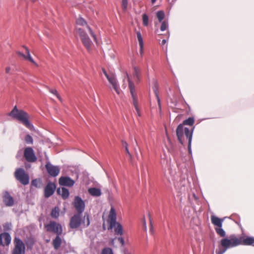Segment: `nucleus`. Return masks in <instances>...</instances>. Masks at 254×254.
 Here are the masks:
<instances>
[{"label": "nucleus", "mask_w": 254, "mask_h": 254, "mask_svg": "<svg viewBox=\"0 0 254 254\" xmlns=\"http://www.w3.org/2000/svg\"><path fill=\"white\" fill-rule=\"evenodd\" d=\"M76 23L78 25L85 26L84 28H76V30L80 38V39L88 51H90L92 49V42L87 35L86 31L90 33V35L93 37L94 41L97 42L96 36L90 27L87 24L84 19L80 17L77 19Z\"/></svg>", "instance_id": "f03ea898"}, {"label": "nucleus", "mask_w": 254, "mask_h": 254, "mask_svg": "<svg viewBox=\"0 0 254 254\" xmlns=\"http://www.w3.org/2000/svg\"><path fill=\"white\" fill-rule=\"evenodd\" d=\"M142 23L144 26H147L148 25V17L146 14L142 15Z\"/></svg>", "instance_id": "7c9ffc66"}, {"label": "nucleus", "mask_w": 254, "mask_h": 254, "mask_svg": "<svg viewBox=\"0 0 254 254\" xmlns=\"http://www.w3.org/2000/svg\"><path fill=\"white\" fill-rule=\"evenodd\" d=\"M14 176L16 180L23 185H27L29 183V176L22 168L16 169L14 173Z\"/></svg>", "instance_id": "1a4fd4ad"}, {"label": "nucleus", "mask_w": 254, "mask_h": 254, "mask_svg": "<svg viewBox=\"0 0 254 254\" xmlns=\"http://www.w3.org/2000/svg\"><path fill=\"white\" fill-rule=\"evenodd\" d=\"M128 82H129V88L130 90V93L132 96V98L133 100V106L135 109V110L137 112V115L138 116H140V112L138 108V102H137V98L135 94V88L133 83L130 81V80L128 79Z\"/></svg>", "instance_id": "9b49d317"}, {"label": "nucleus", "mask_w": 254, "mask_h": 254, "mask_svg": "<svg viewBox=\"0 0 254 254\" xmlns=\"http://www.w3.org/2000/svg\"><path fill=\"white\" fill-rule=\"evenodd\" d=\"M116 213L115 209L111 207L108 219L109 224V229L114 228V231L116 235H122L123 229L122 225L116 222Z\"/></svg>", "instance_id": "423d86ee"}, {"label": "nucleus", "mask_w": 254, "mask_h": 254, "mask_svg": "<svg viewBox=\"0 0 254 254\" xmlns=\"http://www.w3.org/2000/svg\"><path fill=\"white\" fill-rule=\"evenodd\" d=\"M127 6V0H122V6L124 9H126Z\"/></svg>", "instance_id": "c9c22d12"}, {"label": "nucleus", "mask_w": 254, "mask_h": 254, "mask_svg": "<svg viewBox=\"0 0 254 254\" xmlns=\"http://www.w3.org/2000/svg\"><path fill=\"white\" fill-rule=\"evenodd\" d=\"M59 183L62 186L72 187L75 182L69 177H61L59 178Z\"/></svg>", "instance_id": "2eb2a0df"}, {"label": "nucleus", "mask_w": 254, "mask_h": 254, "mask_svg": "<svg viewBox=\"0 0 254 254\" xmlns=\"http://www.w3.org/2000/svg\"><path fill=\"white\" fill-rule=\"evenodd\" d=\"M9 115L19 121L29 129L31 130L33 128V125L29 121V116L28 114L23 110H18L16 106L13 108Z\"/></svg>", "instance_id": "39448f33"}, {"label": "nucleus", "mask_w": 254, "mask_h": 254, "mask_svg": "<svg viewBox=\"0 0 254 254\" xmlns=\"http://www.w3.org/2000/svg\"><path fill=\"white\" fill-rule=\"evenodd\" d=\"M194 123V119L193 117H190L188 119L184 120L182 124L180 125H183V127H184L185 125H188L190 126H192Z\"/></svg>", "instance_id": "a878e982"}, {"label": "nucleus", "mask_w": 254, "mask_h": 254, "mask_svg": "<svg viewBox=\"0 0 254 254\" xmlns=\"http://www.w3.org/2000/svg\"><path fill=\"white\" fill-rule=\"evenodd\" d=\"M125 254H131L130 253H125Z\"/></svg>", "instance_id": "de8ad7c7"}, {"label": "nucleus", "mask_w": 254, "mask_h": 254, "mask_svg": "<svg viewBox=\"0 0 254 254\" xmlns=\"http://www.w3.org/2000/svg\"><path fill=\"white\" fill-rule=\"evenodd\" d=\"M118 241L120 242V243L122 244V246H124L125 244L124 240L123 237H119L118 239Z\"/></svg>", "instance_id": "e433bc0d"}, {"label": "nucleus", "mask_w": 254, "mask_h": 254, "mask_svg": "<svg viewBox=\"0 0 254 254\" xmlns=\"http://www.w3.org/2000/svg\"><path fill=\"white\" fill-rule=\"evenodd\" d=\"M24 157L27 162L30 163L35 162L37 160L34 151L31 147H28L25 148L24 150Z\"/></svg>", "instance_id": "f8f14e48"}, {"label": "nucleus", "mask_w": 254, "mask_h": 254, "mask_svg": "<svg viewBox=\"0 0 254 254\" xmlns=\"http://www.w3.org/2000/svg\"><path fill=\"white\" fill-rule=\"evenodd\" d=\"M109 82L112 84L114 89L118 94H120V90L117 83L116 80L113 74H111L107 78Z\"/></svg>", "instance_id": "aec40b11"}, {"label": "nucleus", "mask_w": 254, "mask_h": 254, "mask_svg": "<svg viewBox=\"0 0 254 254\" xmlns=\"http://www.w3.org/2000/svg\"><path fill=\"white\" fill-rule=\"evenodd\" d=\"M3 201L5 205L7 206H11L14 204V200L13 197L6 191L3 192Z\"/></svg>", "instance_id": "a211bd4d"}, {"label": "nucleus", "mask_w": 254, "mask_h": 254, "mask_svg": "<svg viewBox=\"0 0 254 254\" xmlns=\"http://www.w3.org/2000/svg\"><path fill=\"white\" fill-rule=\"evenodd\" d=\"M45 228L47 232L54 233L57 235H61L63 233L62 225L54 221H51L48 224L45 225Z\"/></svg>", "instance_id": "6e6552de"}, {"label": "nucleus", "mask_w": 254, "mask_h": 254, "mask_svg": "<svg viewBox=\"0 0 254 254\" xmlns=\"http://www.w3.org/2000/svg\"><path fill=\"white\" fill-rule=\"evenodd\" d=\"M144 226L145 229H146V222L145 220L144 221Z\"/></svg>", "instance_id": "c03bdc74"}, {"label": "nucleus", "mask_w": 254, "mask_h": 254, "mask_svg": "<svg viewBox=\"0 0 254 254\" xmlns=\"http://www.w3.org/2000/svg\"><path fill=\"white\" fill-rule=\"evenodd\" d=\"M155 94H156V98L157 99V101H158V105H159V107H160V106H161L160 100L158 94H157L156 91H155Z\"/></svg>", "instance_id": "4c0bfd02"}, {"label": "nucleus", "mask_w": 254, "mask_h": 254, "mask_svg": "<svg viewBox=\"0 0 254 254\" xmlns=\"http://www.w3.org/2000/svg\"><path fill=\"white\" fill-rule=\"evenodd\" d=\"M194 127L190 129L189 128L183 127V125H179L176 129V134L178 139L180 143L184 145L188 142V149L190 151L191 142L192 136V133Z\"/></svg>", "instance_id": "7ed1b4c3"}, {"label": "nucleus", "mask_w": 254, "mask_h": 254, "mask_svg": "<svg viewBox=\"0 0 254 254\" xmlns=\"http://www.w3.org/2000/svg\"><path fill=\"white\" fill-rule=\"evenodd\" d=\"M10 70V67L9 66H7L5 68V72L7 73H8Z\"/></svg>", "instance_id": "ea45409f"}, {"label": "nucleus", "mask_w": 254, "mask_h": 254, "mask_svg": "<svg viewBox=\"0 0 254 254\" xmlns=\"http://www.w3.org/2000/svg\"><path fill=\"white\" fill-rule=\"evenodd\" d=\"M90 223V215L88 213L85 212L83 217H81V214H74L70 219L69 225L71 229H77L81 225L84 227H87Z\"/></svg>", "instance_id": "20e7f679"}, {"label": "nucleus", "mask_w": 254, "mask_h": 254, "mask_svg": "<svg viewBox=\"0 0 254 254\" xmlns=\"http://www.w3.org/2000/svg\"><path fill=\"white\" fill-rule=\"evenodd\" d=\"M133 76L136 78L137 81H140V78L141 75V70L139 68L136 66L133 67Z\"/></svg>", "instance_id": "393cba45"}, {"label": "nucleus", "mask_w": 254, "mask_h": 254, "mask_svg": "<svg viewBox=\"0 0 254 254\" xmlns=\"http://www.w3.org/2000/svg\"><path fill=\"white\" fill-rule=\"evenodd\" d=\"M73 205L77 211V213L82 214L85 209V202L81 198L78 196L75 197Z\"/></svg>", "instance_id": "ddd939ff"}, {"label": "nucleus", "mask_w": 254, "mask_h": 254, "mask_svg": "<svg viewBox=\"0 0 254 254\" xmlns=\"http://www.w3.org/2000/svg\"><path fill=\"white\" fill-rule=\"evenodd\" d=\"M45 168L49 175L53 177L57 176L60 172V168L59 166H54L50 162L47 163Z\"/></svg>", "instance_id": "4468645a"}, {"label": "nucleus", "mask_w": 254, "mask_h": 254, "mask_svg": "<svg viewBox=\"0 0 254 254\" xmlns=\"http://www.w3.org/2000/svg\"><path fill=\"white\" fill-rule=\"evenodd\" d=\"M123 145L125 147V148L126 147H128V144H127V142L126 141L123 142Z\"/></svg>", "instance_id": "a19ab883"}, {"label": "nucleus", "mask_w": 254, "mask_h": 254, "mask_svg": "<svg viewBox=\"0 0 254 254\" xmlns=\"http://www.w3.org/2000/svg\"><path fill=\"white\" fill-rule=\"evenodd\" d=\"M156 1V0H151V2L152 3H155V2Z\"/></svg>", "instance_id": "a18cd8bd"}, {"label": "nucleus", "mask_w": 254, "mask_h": 254, "mask_svg": "<svg viewBox=\"0 0 254 254\" xmlns=\"http://www.w3.org/2000/svg\"><path fill=\"white\" fill-rule=\"evenodd\" d=\"M14 248L11 254H24L25 246L24 243L18 238L15 237L14 239Z\"/></svg>", "instance_id": "9d476101"}, {"label": "nucleus", "mask_w": 254, "mask_h": 254, "mask_svg": "<svg viewBox=\"0 0 254 254\" xmlns=\"http://www.w3.org/2000/svg\"><path fill=\"white\" fill-rule=\"evenodd\" d=\"M167 22L166 21H162L160 26V30L162 31H165L167 29Z\"/></svg>", "instance_id": "473e14b6"}, {"label": "nucleus", "mask_w": 254, "mask_h": 254, "mask_svg": "<svg viewBox=\"0 0 254 254\" xmlns=\"http://www.w3.org/2000/svg\"><path fill=\"white\" fill-rule=\"evenodd\" d=\"M89 193L93 196H99L101 194V190L96 188H92L88 189Z\"/></svg>", "instance_id": "b1692460"}, {"label": "nucleus", "mask_w": 254, "mask_h": 254, "mask_svg": "<svg viewBox=\"0 0 254 254\" xmlns=\"http://www.w3.org/2000/svg\"><path fill=\"white\" fill-rule=\"evenodd\" d=\"M126 153L129 156H131V154L128 150V147H126Z\"/></svg>", "instance_id": "79ce46f5"}, {"label": "nucleus", "mask_w": 254, "mask_h": 254, "mask_svg": "<svg viewBox=\"0 0 254 254\" xmlns=\"http://www.w3.org/2000/svg\"><path fill=\"white\" fill-rule=\"evenodd\" d=\"M49 91H50V92L51 93H52V94H53L55 95L57 97V98H58L60 101H61V97L60 96V95H59V94H58V91H57V90L54 89H50V90H49Z\"/></svg>", "instance_id": "72a5a7b5"}, {"label": "nucleus", "mask_w": 254, "mask_h": 254, "mask_svg": "<svg viewBox=\"0 0 254 254\" xmlns=\"http://www.w3.org/2000/svg\"><path fill=\"white\" fill-rule=\"evenodd\" d=\"M23 47L25 49L26 55H24V54H23L22 53H21L20 52H17L16 54H17V55L19 57H22L25 60L29 61L31 63L33 64L34 65L38 66V64L34 61L33 58L31 57L30 54L29 50L28 49V48L25 46H23Z\"/></svg>", "instance_id": "f3484780"}, {"label": "nucleus", "mask_w": 254, "mask_h": 254, "mask_svg": "<svg viewBox=\"0 0 254 254\" xmlns=\"http://www.w3.org/2000/svg\"><path fill=\"white\" fill-rule=\"evenodd\" d=\"M156 16H157L159 21L160 22H162V21L163 20V19H164V16H165V14H164V11H163L162 10L157 11V12L156 13Z\"/></svg>", "instance_id": "c85d7f7f"}, {"label": "nucleus", "mask_w": 254, "mask_h": 254, "mask_svg": "<svg viewBox=\"0 0 254 254\" xmlns=\"http://www.w3.org/2000/svg\"><path fill=\"white\" fill-rule=\"evenodd\" d=\"M101 254H114V253L112 249L105 248L102 250Z\"/></svg>", "instance_id": "c756f323"}, {"label": "nucleus", "mask_w": 254, "mask_h": 254, "mask_svg": "<svg viewBox=\"0 0 254 254\" xmlns=\"http://www.w3.org/2000/svg\"><path fill=\"white\" fill-rule=\"evenodd\" d=\"M149 222H150V231L151 233H153V223H152V221L151 220V216L150 215H149Z\"/></svg>", "instance_id": "f704fd0d"}, {"label": "nucleus", "mask_w": 254, "mask_h": 254, "mask_svg": "<svg viewBox=\"0 0 254 254\" xmlns=\"http://www.w3.org/2000/svg\"><path fill=\"white\" fill-rule=\"evenodd\" d=\"M32 0V1H33V2H34V1H36V0Z\"/></svg>", "instance_id": "49530a36"}, {"label": "nucleus", "mask_w": 254, "mask_h": 254, "mask_svg": "<svg viewBox=\"0 0 254 254\" xmlns=\"http://www.w3.org/2000/svg\"><path fill=\"white\" fill-rule=\"evenodd\" d=\"M137 40L139 42V53L140 56L142 57L143 54V41L142 37L141 34L140 32L138 31L136 32Z\"/></svg>", "instance_id": "412c9836"}, {"label": "nucleus", "mask_w": 254, "mask_h": 254, "mask_svg": "<svg viewBox=\"0 0 254 254\" xmlns=\"http://www.w3.org/2000/svg\"><path fill=\"white\" fill-rule=\"evenodd\" d=\"M254 244V238L237 237L234 235L230 236L229 239L223 238L220 241V245L223 249H220L216 251V254H223L225 251L230 248H233L240 245H251Z\"/></svg>", "instance_id": "f257e3e1"}, {"label": "nucleus", "mask_w": 254, "mask_h": 254, "mask_svg": "<svg viewBox=\"0 0 254 254\" xmlns=\"http://www.w3.org/2000/svg\"><path fill=\"white\" fill-rule=\"evenodd\" d=\"M211 223L215 226V230L216 233L221 237H225L226 236L225 231L222 228L223 219L219 218L215 215H211Z\"/></svg>", "instance_id": "0eeeda50"}, {"label": "nucleus", "mask_w": 254, "mask_h": 254, "mask_svg": "<svg viewBox=\"0 0 254 254\" xmlns=\"http://www.w3.org/2000/svg\"><path fill=\"white\" fill-rule=\"evenodd\" d=\"M60 236L57 235L53 241V245L55 250H58L62 244V239L60 237Z\"/></svg>", "instance_id": "5701e85b"}, {"label": "nucleus", "mask_w": 254, "mask_h": 254, "mask_svg": "<svg viewBox=\"0 0 254 254\" xmlns=\"http://www.w3.org/2000/svg\"><path fill=\"white\" fill-rule=\"evenodd\" d=\"M166 40H163L162 41V43L161 44H162V45H164L166 43Z\"/></svg>", "instance_id": "37998d69"}, {"label": "nucleus", "mask_w": 254, "mask_h": 254, "mask_svg": "<svg viewBox=\"0 0 254 254\" xmlns=\"http://www.w3.org/2000/svg\"><path fill=\"white\" fill-rule=\"evenodd\" d=\"M57 192L59 194L62 195V197L64 199H66L69 196V191L68 190L64 188H62L61 189H58L57 190Z\"/></svg>", "instance_id": "4be33fe9"}, {"label": "nucleus", "mask_w": 254, "mask_h": 254, "mask_svg": "<svg viewBox=\"0 0 254 254\" xmlns=\"http://www.w3.org/2000/svg\"><path fill=\"white\" fill-rule=\"evenodd\" d=\"M11 242V237L7 233H3L0 235V245L4 246L8 245Z\"/></svg>", "instance_id": "6ab92c4d"}, {"label": "nucleus", "mask_w": 254, "mask_h": 254, "mask_svg": "<svg viewBox=\"0 0 254 254\" xmlns=\"http://www.w3.org/2000/svg\"><path fill=\"white\" fill-rule=\"evenodd\" d=\"M102 71L106 78L108 77L110 75L108 74L104 68H102Z\"/></svg>", "instance_id": "58836bf2"}, {"label": "nucleus", "mask_w": 254, "mask_h": 254, "mask_svg": "<svg viewBox=\"0 0 254 254\" xmlns=\"http://www.w3.org/2000/svg\"><path fill=\"white\" fill-rule=\"evenodd\" d=\"M56 185L54 183L49 182L46 186L44 190V196L46 198H48L51 196L55 192Z\"/></svg>", "instance_id": "dca6fc26"}, {"label": "nucleus", "mask_w": 254, "mask_h": 254, "mask_svg": "<svg viewBox=\"0 0 254 254\" xmlns=\"http://www.w3.org/2000/svg\"><path fill=\"white\" fill-rule=\"evenodd\" d=\"M25 142L30 144H32L33 143V138L29 134H27L25 137Z\"/></svg>", "instance_id": "2f4dec72"}, {"label": "nucleus", "mask_w": 254, "mask_h": 254, "mask_svg": "<svg viewBox=\"0 0 254 254\" xmlns=\"http://www.w3.org/2000/svg\"><path fill=\"white\" fill-rule=\"evenodd\" d=\"M31 185L37 188H41L42 186V181L41 179H34L31 182Z\"/></svg>", "instance_id": "cd10ccee"}, {"label": "nucleus", "mask_w": 254, "mask_h": 254, "mask_svg": "<svg viewBox=\"0 0 254 254\" xmlns=\"http://www.w3.org/2000/svg\"><path fill=\"white\" fill-rule=\"evenodd\" d=\"M59 208L58 207H55L52 210L51 216L52 218L57 219L59 216Z\"/></svg>", "instance_id": "bb28decb"}]
</instances>
